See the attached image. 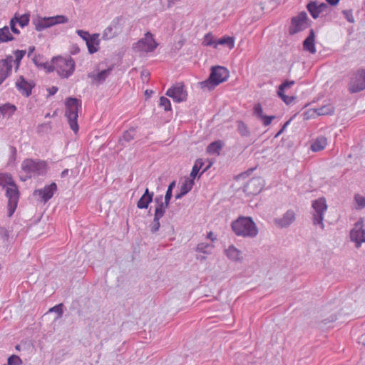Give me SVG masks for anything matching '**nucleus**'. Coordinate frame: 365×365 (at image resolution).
<instances>
[{
	"label": "nucleus",
	"instance_id": "32",
	"mask_svg": "<svg viewBox=\"0 0 365 365\" xmlns=\"http://www.w3.org/2000/svg\"><path fill=\"white\" fill-rule=\"evenodd\" d=\"M12 39V35L7 26L0 29V43L11 41Z\"/></svg>",
	"mask_w": 365,
	"mask_h": 365
},
{
	"label": "nucleus",
	"instance_id": "13",
	"mask_svg": "<svg viewBox=\"0 0 365 365\" xmlns=\"http://www.w3.org/2000/svg\"><path fill=\"white\" fill-rule=\"evenodd\" d=\"M166 95L175 102L180 103L186 100L187 94L182 84H177L166 91Z\"/></svg>",
	"mask_w": 365,
	"mask_h": 365
},
{
	"label": "nucleus",
	"instance_id": "50",
	"mask_svg": "<svg viewBox=\"0 0 365 365\" xmlns=\"http://www.w3.org/2000/svg\"><path fill=\"white\" fill-rule=\"evenodd\" d=\"M172 192H173L172 190H167V191H166V193L165 195V206H168L169 201L172 197Z\"/></svg>",
	"mask_w": 365,
	"mask_h": 365
},
{
	"label": "nucleus",
	"instance_id": "27",
	"mask_svg": "<svg viewBox=\"0 0 365 365\" xmlns=\"http://www.w3.org/2000/svg\"><path fill=\"white\" fill-rule=\"evenodd\" d=\"M167 207L168 206H165V202H161L160 204H158V206L155 207L154 220L156 222V227L155 230H157L158 229V227L160 225L159 219L163 216Z\"/></svg>",
	"mask_w": 365,
	"mask_h": 365
},
{
	"label": "nucleus",
	"instance_id": "16",
	"mask_svg": "<svg viewBox=\"0 0 365 365\" xmlns=\"http://www.w3.org/2000/svg\"><path fill=\"white\" fill-rule=\"evenodd\" d=\"M350 238L351 241L356 243V246L359 247L362 242H365V230L356 225L350 232Z\"/></svg>",
	"mask_w": 365,
	"mask_h": 365
},
{
	"label": "nucleus",
	"instance_id": "10",
	"mask_svg": "<svg viewBox=\"0 0 365 365\" xmlns=\"http://www.w3.org/2000/svg\"><path fill=\"white\" fill-rule=\"evenodd\" d=\"M158 46L153 35L150 32H146L144 37L136 42L133 48L140 53L153 52Z\"/></svg>",
	"mask_w": 365,
	"mask_h": 365
},
{
	"label": "nucleus",
	"instance_id": "21",
	"mask_svg": "<svg viewBox=\"0 0 365 365\" xmlns=\"http://www.w3.org/2000/svg\"><path fill=\"white\" fill-rule=\"evenodd\" d=\"M16 86L21 94L25 95L26 96H29L31 94L33 86L30 83L26 81L24 78L20 77L16 81Z\"/></svg>",
	"mask_w": 365,
	"mask_h": 365
},
{
	"label": "nucleus",
	"instance_id": "61",
	"mask_svg": "<svg viewBox=\"0 0 365 365\" xmlns=\"http://www.w3.org/2000/svg\"><path fill=\"white\" fill-rule=\"evenodd\" d=\"M68 169L64 170L62 172V173H61V176H62V177L65 176L66 175H67V174H68Z\"/></svg>",
	"mask_w": 365,
	"mask_h": 365
},
{
	"label": "nucleus",
	"instance_id": "19",
	"mask_svg": "<svg viewBox=\"0 0 365 365\" xmlns=\"http://www.w3.org/2000/svg\"><path fill=\"white\" fill-rule=\"evenodd\" d=\"M14 63V58L11 56H7L5 59L0 61V75L7 78L11 73Z\"/></svg>",
	"mask_w": 365,
	"mask_h": 365
},
{
	"label": "nucleus",
	"instance_id": "37",
	"mask_svg": "<svg viewBox=\"0 0 365 365\" xmlns=\"http://www.w3.org/2000/svg\"><path fill=\"white\" fill-rule=\"evenodd\" d=\"M13 19L19 24L21 27H24L28 25L29 22V14H25L19 17L15 16Z\"/></svg>",
	"mask_w": 365,
	"mask_h": 365
},
{
	"label": "nucleus",
	"instance_id": "49",
	"mask_svg": "<svg viewBox=\"0 0 365 365\" xmlns=\"http://www.w3.org/2000/svg\"><path fill=\"white\" fill-rule=\"evenodd\" d=\"M294 83L295 82L294 81H285L280 85L281 89H287L288 88H290L294 84Z\"/></svg>",
	"mask_w": 365,
	"mask_h": 365
},
{
	"label": "nucleus",
	"instance_id": "38",
	"mask_svg": "<svg viewBox=\"0 0 365 365\" xmlns=\"http://www.w3.org/2000/svg\"><path fill=\"white\" fill-rule=\"evenodd\" d=\"M159 106L163 108L165 111H169L172 109L170 100L164 96L160 98Z\"/></svg>",
	"mask_w": 365,
	"mask_h": 365
},
{
	"label": "nucleus",
	"instance_id": "25",
	"mask_svg": "<svg viewBox=\"0 0 365 365\" xmlns=\"http://www.w3.org/2000/svg\"><path fill=\"white\" fill-rule=\"evenodd\" d=\"M153 192L149 193L148 189L145 190L144 195L140 198L137 203V206L140 209L147 208L153 199Z\"/></svg>",
	"mask_w": 365,
	"mask_h": 365
},
{
	"label": "nucleus",
	"instance_id": "52",
	"mask_svg": "<svg viewBox=\"0 0 365 365\" xmlns=\"http://www.w3.org/2000/svg\"><path fill=\"white\" fill-rule=\"evenodd\" d=\"M16 22L15 21V19L11 20L10 26H11V29L12 31L15 34H19V31L16 28Z\"/></svg>",
	"mask_w": 365,
	"mask_h": 365
},
{
	"label": "nucleus",
	"instance_id": "43",
	"mask_svg": "<svg viewBox=\"0 0 365 365\" xmlns=\"http://www.w3.org/2000/svg\"><path fill=\"white\" fill-rule=\"evenodd\" d=\"M354 199L359 208L361 209L365 207V197L364 196L356 195Z\"/></svg>",
	"mask_w": 365,
	"mask_h": 365
},
{
	"label": "nucleus",
	"instance_id": "63",
	"mask_svg": "<svg viewBox=\"0 0 365 365\" xmlns=\"http://www.w3.org/2000/svg\"><path fill=\"white\" fill-rule=\"evenodd\" d=\"M210 166H211V163H210V164H209V165H208L207 168H205L204 169L203 172H205V170H207Z\"/></svg>",
	"mask_w": 365,
	"mask_h": 365
},
{
	"label": "nucleus",
	"instance_id": "62",
	"mask_svg": "<svg viewBox=\"0 0 365 365\" xmlns=\"http://www.w3.org/2000/svg\"><path fill=\"white\" fill-rule=\"evenodd\" d=\"M34 58H38V63H42V62L41 61V57L40 56H35Z\"/></svg>",
	"mask_w": 365,
	"mask_h": 365
},
{
	"label": "nucleus",
	"instance_id": "35",
	"mask_svg": "<svg viewBox=\"0 0 365 365\" xmlns=\"http://www.w3.org/2000/svg\"><path fill=\"white\" fill-rule=\"evenodd\" d=\"M203 165V161L202 159H197L192 167L190 176L194 180L195 178L197 176L199 170L202 168Z\"/></svg>",
	"mask_w": 365,
	"mask_h": 365
},
{
	"label": "nucleus",
	"instance_id": "24",
	"mask_svg": "<svg viewBox=\"0 0 365 365\" xmlns=\"http://www.w3.org/2000/svg\"><path fill=\"white\" fill-rule=\"evenodd\" d=\"M327 145V139L324 136L317 137L311 145V150L314 152H318L324 149Z\"/></svg>",
	"mask_w": 365,
	"mask_h": 365
},
{
	"label": "nucleus",
	"instance_id": "18",
	"mask_svg": "<svg viewBox=\"0 0 365 365\" xmlns=\"http://www.w3.org/2000/svg\"><path fill=\"white\" fill-rule=\"evenodd\" d=\"M315 34L313 29H310L308 36L303 41V48L304 51L314 54L317 52L315 47Z\"/></svg>",
	"mask_w": 365,
	"mask_h": 365
},
{
	"label": "nucleus",
	"instance_id": "28",
	"mask_svg": "<svg viewBox=\"0 0 365 365\" xmlns=\"http://www.w3.org/2000/svg\"><path fill=\"white\" fill-rule=\"evenodd\" d=\"M243 259L241 251L237 250L234 246L230 245V259L237 262H241Z\"/></svg>",
	"mask_w": 365,
	"mask_h": 365
},
{
	"label": "nucleus",
	"instance_id": "36",
	"mask_svg": "<svg viewBox=\"0 0 365 365\" xmlns=\"http://www.w3.org/2000/svg\"><path fill=\"white\" fill-rule=\"evenodd\" d=\"M237 130L239 133L242 137H248L250 135V132L246 125V124L242 121L238 122Z\"/></svg>",
	"mask_w": 365,
	"mask_h": 365
},
{
	"label": "nucleus",
	"instance_id": "51",
	"mask_svg": "<svg viewBox=\"0 0 365 365\" xmlns=\"http://www.w3.org/2000/svg\"><path fill=\"white\" fill-rule=\"evenodd\" d=\"M317 7H318L320 13L322 14L327 9L328 6L325 3H320V4H317Z\"/></svg>",
	"mask_w": 365,
	"mask_h": 365
},
{
	"label": "nucleus",
	"instance_id": "44",
	"mask_svg": "<svg viewBox=\"0 0 365 365\" xmlns=\"http://www.w3.org/2000/svg\"><path fill=\"white\" fill-rule=\"evenodd\" d=\"M253 110L254 114L259 118H261L264 115L262 108L259 103L255 105Z\"/></svg>",
	"mask_w": 365,
	"mask_h": 365
},
{
	"label": "nucleus",
	"instance_id": "39",
	"mask_svg": "<svg viewBox=\"0 0 365 365\" xmlns=\"http://www.w3.org/2000/svg\"><path fill=\"white\" fill-rule=\"evenodd\" d=\"M212 250V246L207 243H200L197 247V251L205 254H210Z\"/></svg>",
	"mask_w": 365,
	"mask_h": 365
},
{
	"label": "nucleus",
	"instance_id": "48",
	"mask_svg": "<svg viewBox=\"0 0 365 365\" xmlns=\"http://www.w3.org/2000/svg\"><path fill=\"white\" fill-rule=\"evenodd\" d=\"M63 304H59L58 305L54 306L53 307L49 309V312H54L58 314L59 317H61L63 314Z\"/></svg>",
	"mask_w": 365,
	"mask_h": 365
},
{
	"label": "nucleus",
	"instance_id": "17",
	"mask_svg": "<svg viewBox=\"0 0 365 365\" xmlns=\"http://www.w3.org/2000/svg\"><path fill=\"white\" fill-rule=\"evenodd\" d=\"M56 190V184L55 182H52L49 185L45 186L43 189L35 190L34 194H38V195L46 202L53 197Z\"/></svg>",
	"mask_w": 365,
	"mask_h": 365
},
{
	"label": "nucleus",
	"instance_id": "2",
	"mask_svg": "<svg viewBox=\"0 0 365 365\" xmlns=\"http://www.w3.org/2000/svg\"><path fill=\"white\" fill-rule=\"evenodd\" d=\"M252 172V169H250L234 177V180L239 182V185L235 187V190L243 187V191L250 195H257L262 191L264 181L261 178H253L246 182V179Z\"/></svg>",
	"mask_w": 365,
	"mask_h": 365
},
{
	"label": "nucleus",
	"instance_id": "56",
	"mask_svg": "<svg viewBox=\"0 0 365 365\" xmlns=\"http://www.w3.org/2000/svg\"><path fill=\"white\" fill-rule=\"evenodd\" d=\"M326 1L328 4H329L331 6L336 5L339 1V0H326Z\"/></svg>",
	"mask_w": 365,
	"mask_h": 365
},
{
	"label": "nucleus",
	"instance_id": "26",
	"mask_svg": "<svg viewBox=\"0 0 365 365\" xmlns=\"http://www.w3.org/2000/svg\"><path fill=\"white\" fill-rule=\"evenodd\" d=\"M224 146V143L220 140L215 141L210 143L207 148V152L210 155H219Z\"/></svg>",
	"mask_w": 365,
	"mask_h": 365
},
{
	"label": "nucleus",
	"instance_id": "29",
	"mask_svg": "<svg viewBox=\"0 0 365 365\" xmlns=\"http://www.w3.org/2000/svg\"><path fill=\"white\" fill-rule=\"evenodd\" d=\"M307 9L312 18L314 19H317L321 14L317 7V3L315 1L309 2L307 6Z\"/></svg>",
	"mask_w": 365,
	"mask_h": 365
},
{
	"label": "nucleus",
	"instance_id": "6",
	"mask_svg": "<svg viewBox=\"0 0 365 365\" xmlns=\"http://www.w3.org/2000/svg\"><path fill=\"white\" fill-rule=\"evenodd\" d=\"M227 77L228 71L226 68L222 66L213 67L209 78L200 83V88L210 91L225 81Z\"/></svg>",
	"mask_w": 365,
	"mask_h": 365
},
{
	"label": "nucleus",
	"instance_id": "60",
	"mask_svg": "<svg viewBox=\"0 0 365 365\" xmlns=\"http://www.w3.org/2000/svg\"><path fill=\"white\" fill-rule=\"evenodd\" d=\"M5 75L1 76L0 75V85L3 83V81L6 79Z\"/></svg>",
	"mask_w": 365,
	"mask_h": 365
},
{
	"label": "nucleus",
	"instance_id": "4",
	"mask_svg": "<svg viewBox=\"0 0 365 365\" xmlns=\"http://www.w3.org/2000/svg\"><path fill=\"white\" fill-rule=\"evenodd\" d=\"M55 71L61 78H68L74 73L76 63L71 57L56 56L53 58Z\"/></svg>",
	"mask_w": 365,
	"mask_h": 365
},
{
	"label": "nucleus",
	"instance_id": "23",
	"mask_svg": "<svg viewBox=\"0 0 365 365\" xmlns=\"http://www.w3.org/2000/svg\"><path fill=\"white\" fill-rule=\"evenodd\" d=\"M194 185V180L192 178H186L180 185V192L176 194L175 198L180 199L188 192L191 190Z\"/></svg>",
	"mask_w": 365,
	"mask_h": 365
},
{
	"label": "nucleus",
	"instance_id": "8",
	"mask_svg": "<svg viewBox=\"0 0 365 365\" xmlns=\"http://www.w3.org/2000/svg\"><path fill=\"white\" fill-rule=\"evenodd\" d=\"M347 89L350 93H356L365 90L364 68H359L351 73Z\"/></svg>",
	"mask_w": 365,
	"mask_h": 365
},
{
	"label": "nucleus",
	"instance_id": "55",
	"mask_svg": "<svg viewBox=\"0 0 365 365\" xmlns=\"http://www.w3.org/2000/svg\"><path fill=\"white\" fill-rule=\"evenodd\" d=\"M58 91V88L56 86H52L48 89V93L50 95H54Z\"/></svg>",
	"mask_w": 365,
	"mask_h": 365
},
{
	"label": "nucleus",
	"instance_id": "41",
	"mask_svg": "<svg viewBox=\"0 0 365 365\" xmlns=\"http://www.w3.org/2000/svg\"><path fill=\"white\" fill-rule=\"evenodd\" d=\"M110 72V70H104L101 72L98 73L93 78L94 81L96 82H101L106 79V78L108 76V73Z\"/></svg>",
	"mask_w": 365,
	"mask_h": 365
},
{
	"label": "nucleus",
	"instance_id": "30",
	"mask_svg": "<svg viewBox=\"0 0 365 365\" xmlns=\"http://www.w3.org/2000/svg\"><path fill=\"white\" fill-rule=\"evenodd\" d=\"M16 110V107L14 105L10 103H6L0 106V113L2 115H11L14 113Z\"/></svg>",
	"mask_w": 365,
	"mask_h": 365
},
{
	"label": "nucleus",
	"instance_id": "45",
	"mask_svg": "<svg viewBox=\"0 0 365 365\" xmlns=\"http://www.w3.org/2000/svg\"><path fill=\"white\" fill-rule=\"evenodd\" d=\"M342 14L344 16V18L350 23L354 22V18L352 14V11L351 9L349 10H344L342 11Z\"/></svg>",
	"mask_w": 365,
	"mask_h": 365
},
{
	"label": "nucleus",
	"instance_id": "9",
	"mask_svg": "<svg viewBox=\"0 0 365 365\" xmlns=\"http://www.w3.org/2000/svg\"><path fill=\"white\" fill-rule=\"evenodd\" d=\"M312 207L314 210L313 224L316 226H319L322 230H324V215L327 210L326 200L324 197L319 198L312 202Z\"/></svg>",
	"mask_w": 365,
	"mask_h": 365
},
{
	"label": "nucleus",
	"instance_id": "7",
	"mask_svg": "<svg viewBox=\"0 0 365 365\" xmlns=\"http://www.w3.org/2000/svg\"><path fill=\"white\" fill-rule=\"evenodd\" d=\"M68 21V18L63 15H57L51 17L36 16L33 19L32 23L36 31H42L54 25L66 23Z\"/></svg>",
	"mask_w": 365,
	"mask_h": 365
},
{
	"label": "nucleus",
	"instance_id": "42",
	"mask_svg": "<svg viewBox=\"0 0 365 365\" xmlns=\"http://www.w3.org/2000/svg\"><path fill=\"white\" fill-rule=\"evenodd\" d=\"M25 54H26L25 51L17 50L15 51V53H14L15 60H14V63L16 62L17 67L19 66L21 60L23 58V57L24 56Z\"/></svg>",
	"mask_w": 365,
	"mask_h": 365
},
{
	"label": "nucleus",
	"instance_id": "12",
	"mask_svg": "<svg viewBox=\"0 0 365 365\" xmlns=\"http://www.w3.org/2000/svg\"><path fill=\"white\" fill-rule=\"evenodd\" d=\"M6 195L8 197L9 216L11 217L16 209L19 198V190L14 182L6 187Z\"/></svg>",
	"mask_w": 365,
	"mask_h": 365
},
{
	"label": "nucleus",
	"instance_id": "34",
	"mask_svg": "<svg viewBox=\"0 0 365 365\" xmlns=\"http://www.w3.org/2000/svg\"><path fill=\"white\" fill-rule=\"evenodd\" d=\"M14 182L11 175L7 173L0 174V185L3 187H9Z\"/></svg>",
	"mask_w": 365,
	"mask_h": 365
},
{
	"label": "nucleus",
	"instance_id": "46",
	"mask_svg": "<svg viewBox=\"0 0 365 365\" xmlns=\"http://www.w3.org/2000/svg\"><path fill=\"white\" fill-rule=\"evenodd\" d=\"M275 118L274 115H264L260 119L262 120V123L264 126L269 125L272 120Z\"/></svg>",
	"mask_w": 365,
	"mask_h": 365
},
{
	"label": "nucleus",
	"instance_id": "59",
	"mask_svg": "<svg viewBox=\"0 0 365 365\" xmlns=\"http://www.w3.org/2000/svg\"><path fill=\"white\" fill-rule=\"evenodd\" d=\"M175 186V181H173L172 182L170 183V185H168V190H172L173 191V189L174 188V187Z\"/></svg>",
	"mask_w": 365,
	"mask_h": 365
},
{
	"label": "nucleus",
	"instance_id": "54",
	"mask_svg": "<svg viewBox=\"0 0 365 365\" xmlns=\"http://www.w3.org/2000/svg\"><path fill=\"white\" fill-rule=\"evenodd\" d=\"M123 138V139H125L127 141H128L133 138V137L130 134V132H128V131L124 133Z\"/></svg>",
	"mask_w": 365,
	"mask_h": 365
},
{
	"label": "nucleus",
	"instance_id": "15",
	"mask_svg": "<svg viewBox=\"0 0 365 365\" xmlns=\"http://www.w3.org/2000/svg\"><path fill=\"white\" fill-rule=\"evenodd\" d=\"M122 29V24L120 19H115L112 21L110 26H108L103 31V38L104 39H110L117 36Z\"/></svg>",
	"mask_w": 365,
	"mask_h": 365
},
{
	"label": "nucleus",
	"instance_id": "31",
	"mask_svg": "<svg viewBox=\"0 0 365 365\" xmlns=\"http://www.w3.org/2000/svg\"><path fill=\"white\" fill-rule=\"evenodd\" d=\"M34 62L37 66L43 68L47 72H52L55 71L54 63H53V58L51 59V62H43L38 63V58H34Z\"/></svg>",
	"mask_w": 365,
	"mask_h": 365
},
{
	"label": "nucleus",
	"instance_id": "47",
	"mask_svg": "<svg viewBox=\"0 0 365 365\" xmlns=\"http://www.w3.org/2000/svg\"><path fill=\"white\" fill-rule=\"evenodd\" d=\"M76 33L78 35L81 37L86 43L87 42V40H88L91 38V36L88 31H83V30H77Z\"/></svg>",
	"mask_w": 365,
	"mask_h": 365
},
{
	"label": "nucleus",
	"instance_id": "14",
	"mask_svg": "<svg viewBox=\"0 0 365 365\" xmlns=\"http://www.w3.org/2000/svg\"><path fill=\"white\" fill-rule=\"evenodd\" d=\"M296 219V215L294 210H288L282 217L274 219V222L277 227L286 228L292 225Z\"/></svg>",
	"mask_w": 365,
	"mask_h": 365
},
{
	"label": "nucleus",
	"instance_id": "22",
	"mask_svg": "<svg viewBox=\"0 0 365 365\" xmlns=\"http://www.w3.org/2000/svg\"><path fill=\"white\" fill-rule=\"evenodd\" d=\"M100 40L99 34H94L91 36V38L87 40L86 46L90 53L93 54L96 53L99 49Z\"/></svg>",
	"mask_w": 365,
	"mask_h": 365
},
{
	"label": "nucleus",
	"instance_id": "33",
	"mask_svg": "<svg viewBox=\"0 0 365 365\" xmlns=\"http://www.w3.org/2000/svg\"><path fill=\"white\" fill-rule=\"evenodd\" d=\"M318 115H331L334 113V107L329 104L322 106L315 110Z\"/></svg>",
	"mask_w": 365,
	"mask_h": 365
},
{
	"label": "nucleus",
	"instance_id": "3",
	"mask_svg": "<svg viewBox=\"0 0 365 365\" xmlns=\"http://www.w3.org/2000/svg\"><path fill=\"white\" fill-rule=\"evenodd\" d=\"M65 115L71 129L77 133L78 131V117L81 110V101L76 98H68L65 102Z\"/></svg>",
	"mask_w": 365,
	"mask_h": 365
},
{
	"label": "nucleus",
	"instance_id": "1",
	"mask_svg": "<svg viewBox=\"0 0 365 365\" xmlns=\"http://www.w3.org/2000/svg\"><path fill=\"white\" fill-rule=\"evenodd\" d=\"M231 227L236 235L245 238H255L259 233L258 227L251 217L240 216L232 222Z\"/></svg>",
	"mask_w": 365,
	"mask_h": 365
},
{
	"label": "nucleus",
	"instance_id": "57",
	"mask_svg": "<svg viewBox=\"0 0 365 365\" xmlns=\"http://www.w3.org/2000/svg\"><path fill=\"white\" fill-rule=\"evenodd\" d=\"M213 235H214L213 233L212 232H210L207 235V238L210 240L211 241H214L215 237H213Z\"/></svg>",
	"mask_w": 365,
	"mask_h": 365
},
{
	"label": "nucleus",
	"instance_id": "40",
	"mask_svg": "<svg viewBox=\"0 0 365 365\" xmlns=\"http://www.w3.org/2000/svg\"><path fill=\"white\" fill-rule=\"evenodd\" d=\"M284 90L285 89H281V86H279L277 94L279 97L286 103V104H290L294 98L293 97H289L284 94Z\"/></svg>",
	"mask_w": 365,
	"mask_h": 365
},
{
	"label": "nucleus",
	"instance_id": "20",
	"mask_svg": "<svg viewBox=\"0 0 365 365\" xmlns=\"http://www.w3.org/2000/svg\"><path fill=\"white\" fill-rule=\"evenodd\" d=\"M228 43V37L223 36L222 38L215 41L214 37L211 34L205 36L202 44L205 46H212L217 48L218 45H222Z\"/></svg>",
	"mask_w": 365,
	"mask_h": 365
},
{
	"label": "nucleus",
	"instance_id": "5",
	"mask_svg": "<svg viewBox=\"0 0 365 365\" xmlns=\"http://www.w3.org/2000/svg\"><path fill=\"white\" fill-rule=\"evenodd\" d=\"M47 163L41 160L26 158L23 160L21 168L26 178L44 174L47 170Z\"/></svg>",
	"mask_w": 365,
	"mask_h": 365
},
{
	"label": "nucleus",
	"instance_id": "11",
	"mask_svg": "<svg viewBox=\"0 0 365 365\" xmlns=\"http://www.w3.org/2000/svg\"><path fill=\"white\" fill-rule=\"evenodd\" d=\"M307 14L304 11L300 12L297 16H294L291 20V25L289 28L290 35L296 34L302 31L309 26Z\"/></svg>",
	"mask_w": 365,
	"mask_h": 365
},
{
	"label": "nucleus",
	"instance_id": "64",
	"mask_svg": "<svg viewBox=\"0 0 365 365\" xmlns=\"http://www.w3.org/2000/svg\"><path fill=\"white\" fill-rule=\"evenodd\" d=\"M335 319H336V317H332L331 322H334V321H335ZM329 322H330V321H329Z\"/></svg>",
	"mask_w": 365,
	"mask_h": 365
},
{
	"label": "nucleus",
	"instance_id": "53",
	"mask_svg": "<svg viewBox=\"0 0 365 365\" xmlns=\"http://www.w3.org/2000/svg\"><path fill=\"white\" fill-rule=\"evenodd\" d=\"M289 120L287 121L282 126V128L277 132V133L275 135V138H277L285 130L286 127L289 125Z\"/></svg>",
	"mask_w": 365,
	"mask_h": 365
},
{
	"label": "nucleus",
	"instance_id": "58",
	"mask_svg": "<svg viewBox=\"0 0 365 365\" xmlns=\"http://www.w3.org/2000/svg\"><path fill=\"white\" fill-rule=\"evenodd\" d=\"M235 40L232 37L230 36V50L234 47Z\"/></svg>",
	"mask_w": 365,
	"mask_h": 365
}]
</instances>
